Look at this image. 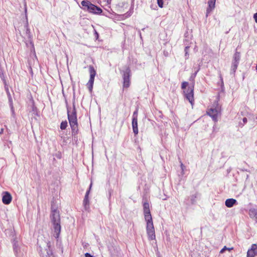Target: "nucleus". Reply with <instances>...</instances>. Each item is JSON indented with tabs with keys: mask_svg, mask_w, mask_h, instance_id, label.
<instances>
[{
	"mask_svg": "<svg viewBox=\"0 0 257 257\" xmlns=\"http://www.w3.org/2000/svg\"><path fill=\"white\" fill-rule=\"evenodd\" d=\"M137 114H138V111H137V110H136L133 113V118H134V117L137 118Z\"/></svg>",
	"mask_w": 257,
	"mask_h": 257,
	"instance_id": "nucleus-31",
	"label": "nucleus"
},
{
	"mask_svg": "<svg viewBox=\"0 0 257 257\" xmlns=\"http://www.w3.org/2000/svg\"><path fill=\"white\" fill-rule=\"evenodd\" d=\"M168 1V0H157V4L159 7L163 8L164 2Z\"/></svg>",
	"mask_w": 257,
	"mask_h": 257,
	"instance_id": "nucleus-27",
	"label": "nucleus"
},
{
	"mask_svg": "<svg viewBox=\"0 0 257 257\" xmlns=\"http://www.w3.org/2000/svg\"><path fill=\"white\" fill-rule=\"evenodd\" d=\"M54 236L55 238H57L59 236L61 232V225L60 223H56L53 224Z\"/></svg>",
	"mask_w": 257,
	"mask_h": 257,
	"instance_id": "nucleus-12",
	"label": "nucleus"
},
{
	"mask_svg": "<svg viewBox=\"0 0 257 257\" xmlns=\"http://www.w3.org/2000/svg\"><path fill=\"white\" fill-rule=\"evenodd\" d=\"M190 47V46H185V56L186 59L188 58V56H189L188 51H189V49Z\"/></svg>",
	"mask_w": 257,
	"mask_h": 257,
	"instance_id": "nucleus-28",
	"label": "nucleus"
},
{
	"mask_svg": "<svg viewBox=\"0 0 257 257\" xmlns=\"http://www.w3.org/2000/svg\"><path fill=\"white\" fill-rule=\"evenodd\" d=\"M51 221L53 224L60 223L59 213L56 210H53L51 215Z\"/></svg>",
	"mask_w": 257,
	"mask_h": 257,
	"instance_id": "nucleus-8",
	"label": "nucleus"
},
{
	"mask_svg": "<svg viewBox=\"0 0 257 257\" xmlns=\"http://www.w3.org/2000/svg\"><path fill=\"white\" fill-rule=\"evenodd\" d=\"M181 166L182 169H183V164H181Z\"/></svg>",
	"mask_w": 257,
	"mask_h": 257,
	"instance_id": "nucleus-36",
	"label": "nucleus"
},
{
	"mask_svg": "<svg viewBox=\"0 0 257 257\" xmlns=\"http://www.w3.org/2000/svg\"><path fill=\"white\" fill-rule=\"evenodd\" d=\"M184 93L186 98L191 105H193L194 102V84L191 87H189L187 90H184Z\"/></svg>",
	"mask_w": 257,
	"mask_h": 257,
	"instance_id": "nucleus-6",
	"label": "nucleus"
},
{
	"mask_svg": "<svg viewBox=\"0 0 257 257\" xmlns=\"http://www.w3.org/2000/svg\"><path fill=\"white\" fill-rule=\"evenodd\" d=\"M230 250L231 249H232V248H227L225 246L222 248L221 249V250H220V253H223L224 251L225 250Z\"/></svg>",
	"mask_w": 257,
	"mask_h": 257,
	"instance_id": "nucleus-30",
	"label": "nucleus"
},
{
	"mask_svg": "<svg viewBox=\"0 0 257 257\" xmlns=\"http://www.w3.org/2000/svg\"><path fill=\"white\" fill-rule=\"evenodd\" d=\"M14 250L16 255H18L20 251L18 244L16 242L14 244Z\"/></svg>",
	"mask_w": 257,
	"mask_h": 257,
	"instance_id": "nucleus-23",
	"label": "nucleus"
},
{
	"mask_svg": "<svg viewBox=\"0 0 257 257\" xmlns=\"http://www.w3.org/2000/svg\"><path fill=\"white\" fill-rule=\"evenodd\" d=\"M92 183H91L89 190H87V192H86V194H85V197H84V200L83 201V206H84L85 210H88L89 208V200H88V195H89L91 188L92 187Z\"/></svg>",
	"mask_w": 257,
	"mask_h": 257,
	"instance_id": "nucleus-9",
	"label": "nucleus"
},
{
	"mask_svg": "<svg viewBox=\"0 0 257 257\" xmlns=\"http://www.w3.org/2000/svg\"><path fill=\"white\" fill-rule=\"evenodd\" d=\"M238 63H232V66H231V73L234 74V73L235 72L236 70L238 67Z\"/></svg>",
	"mask_w": 257,
	"mask_h": 257,
	"instance_id": "nucleus-22",
	"label": "nucleus"
},
{
	"mask_svg": "<svg viewBox=\"0 0 257 257\" xmlns=\"http://www.w3.org/2000/svg\"><path fill=\"white\" fill-rule=\"evenodd\" d=\"M131 70L127 67L123 72V87H128L130 86V77Z\"/></svg>",
	"mask_w": 257,
	"mask_h": 257,
	"instance_id": "nucleus-7",
	"label": "nucleus"
},
{
	"mask_svg": "<svg viewBox=\"0 0 257 257\" xmlns=\"http://www.w3.org/2000/svg\"><path fill=\"white\" fill-rule=\"evenodd\" d=\"M256 255H257V244H253L251 248L248 250L246 257H254Z\"/></svg>",
	"mask_w": 257,
	"mask_h": 257,
	"instance_id": "nucleus-10",
	"label": "nucleus"
},
{
	"mask_svg": "<svg viewBox=\"0 0 257 257\" xmlns=\"http://www.w3.org/2000/svg\"><path fill=\"white\" fill-rule=\"evenodd\" d=\"M253 18L255 20V22L257 23V13L254 14Z\"/></svg>",
	"mask_w": 257,
	"mask_h": 257,
	"instance_id": "nucleus-32",
	"label": "nucleus"
},
{
	"mask_svg": "<svg viewBox=\"0 0 257 257\" xmlns=\"http://www.w3.org/2000/svg\"><path fill=\"white\" fill-rule=\"evenodd\" d=\"M188 85V82H187L186 81L183 82L182 83V85H181V88L183 89H185Z\"/></svg>",
	"mask_w": 257,
	"mask_h": 257,
	"instance_id": "nucleus-29",
	"label": "nucleus"
},
{
	"mask_svg": "<svg viewBox=\"0 0 257 257\" xmlns=\"http://www.w3.org/2000/svg\"><path fill=\"white\" fill-rule=\"evenodd\" d=\"M83 9L84 11H87L89 13L94 14H100L102 12V10L99 7L91 4L88 1H83L81 3Z\"/></svg>",
	"mask_w": 257,
	"mask_h": 257,
	"instance_id": "nucleus-3",
	"label": "nucleus"
},
{
	"mask_svg": "<svg viewBox=\"0 0 257 257\" xmlns=\"http://www.w3.org/2000/svg\"><path fill=\"white\" fill-rule=\"evenodd\" d=\"M216 0H209L208 2V7L206 10V16L208 17L209 14L215 8Z\"/></svg>",
	"mask_w": 257,
	"mask_h": 257,
	"instance_id": "nucleus-13",
	"label": "nucleus"
},
{
	"mask_svg": "<svg viewBox=\"0 0 257 257\" xmlns=\"http://www.w3.org/2000/svg\"><path fill=\"white\" fill-rule=\"evenodd\" d=\"M67 113L69 124L72 129V135L74 136L77 135L78 130L76 111L74 105L72 110L67 109Z\"/></svg>",
	"mask_w": 257,
	"mask_h": 257,
	"instance_id": "nucleus-1",
	"label": "nucleus"
},
{
	"mask_svg": "<svg viewBox=\"0 0 257 257\" xmlns=\"http://www.w3.org/2000/svg\"><path fill=\"white\" fill-rule=\"evenodd\" d=\"M236 200L233 198L227 199L225 200V205L228 208L233 207L234 205L237 204Z\"/></svg>",
	"mask_w": 257,
	"mask_h": 257,
	"instance_id": "nucleus-16",
	"label": "nucleus"
},
{
	"mask_svg": "<svg viewBox=\"0 0 257 257\" xmlns=\"http://www.w3.org/2000/svg\"><path fill=\"white\" fill-rule=\"evenodd\" d=\"M240 53L238 52H236L233 56V59L232 63H238L239 64V61L240 60Z\"/></svg>",
	"mask_w": 257,
	"mask_h": 257,
	"instance_id": "nucleus-18",
	"label": "nucleus"
},
{
	"mask_svg": "<svg viewBox=\"0 0 257 257\" xmlns=\"http://www.w3.org/2000/svg\"><path fill=\"white\" fill-rule=\"evenodd\" d=\"M7 93H8V97H9V101L10 102V105L12 111L13 112H14V109H13L14 108H13V102H12V97L11 96L10 92L8 90H7Z\"/></svg>",
	"mask_w": 257,
	"mask_h": 257,
	"instance_id": "nucleus-24",
	"label": "nucleus"
},
{
	"mask_svg": "<svg viewBox=\"0 0 257 257\" xmlns=\"http://www.w3.org/2000/svg\"><path fill=\"white\" fill-rule=\"evenodd\" d=\"M67 126V122L66 121H63L61 123L60 128L61 130H65Z\"/></svg>",
	"mask_w": 257,
	"mask_h": 257,
	"instance_id": "nucleus-26",
	"label": "nucleus"
},
{
	"mask_svg": "<svg viewBox=\"0 0 257 257\" xmlns=\"http://www.w3.org/2000/svg\"><path fill=\"white\" fill-rule=\"evenodd\" d=\"M249 215L250 217H255L256 219H257L256 215H257V211L256 209L252 208L250 209L249 210Z\"/></svg>",
	"mask_w": 257,
	"mask_h": 257,
	"instance_id": "nucleus-20",
	"label": "nucleus"
},
{
	"mask_svg": "<svg viewBox=\"0 0 257 257\" xmlns=\"http://www.w3.org/2000/svg\"><path fill=\"white\" fill-rule=\"evenodd\" d=\"M132 127L133 132L135 135L138 134V118L134 117L132 119Z\"/></svg>",
	"mask_w": 257,
	"mask_h": 257,
	"instance_id": "nucleus-15",
	"label": "nucleus"
},
{
	"mask_svg": "<svg viewBox=\"0 0 257 257\" xmlns=\"http://www.w3.org/2000/svg\"><path fill=\"white\" fill-rule=\"evenodd\" d=\"M131 13H130V14L127 15V16H131Z\"/></svg>",
	"mask_w": 257,
	"mask_h": 257,
	"instance_id": "nucleus-37",
	"label": "nucleus"
},
{
	"mask_svg": "<svg viewBox=\"0 0 257 257\" xmlns=\"http://www.w3.org/2000/svg\"><path fill=\"white\" fill-rule=\"evenodd\" d=\"M198 196V193H195L191 195L188 198L189 204L193 205L195 204L196 202V199Z\"/></svg>",
	"mask_w": 257,
	"mask_h": 257,
	"instance_id": "nucleus-17",
	"label": "nucleus"
},
{
	"mask_svg": "<svg viewBox=\"0 0 257 257\" xmlns=\"http://www.w3.org/2000/svg\"><path fill=\"white\" fill-rule=\"evenodd\" d=\"M256 70H257V64H256Z\"/></svg>",
	"mask_w": 257,
	"mask_h": 257,
	"instance_id": "nucleus-38",
	"label": "nucleus"
},
{
	"mask_svg": "<svg viewBox=\"0 0 257 257\" xmlns=\"http://www.w3.org/2000/svg\"><path fill=\"white\" fill-rule=\"evenodd\" d=\"M221 107L217 101H215L210 108L207 111V113L215 122L218 121V116L220 114Z\"/></svg>",
	"mask_w": 257,
	"mask_h": 257,
	"instance_id": "nucleus-2",
	"label": "nucleus"
},
{
	"mask_svg": "<svg viewBox=\"0 0 257 257\" xmlns=\"http://www.w3.org/2000/svg\"><path fill=\"white\" fill-rule=\"evenodd\" d=\"M199 69H200V68H198L197 69L196 71L195 72V73L191 75V76L190 77V81H192L193 82L194 81V79L197 75V72L199 71Z\"/></svg>",
	"mask_w": 257,
	"mask_h": 257,
	"instance_id": "nucleus-25",
	"label": "nucleus"
},
{
	"mask_svg": "<svg viewBox=\"0 0 257 257\" xmlns=\"http://www.w3.org/2000/svg\"><path fill=\"white\" fill-rule=\"evenodd\" d=\"M143 209H144L145 218L147 217V216H148V215L149 216H152L151 213H150V208H149V204L148 202H145L144 203Z\"/></svg>",
	"mask_w": 257,
	"mask_h": 257,
	"instance_id": "nucleus-14",
	"label": "nucleus"
},
{
	"mask_svg": "<svg viewBox=\"0 0 257 257\" xmlns=\"http://www.w3.org/2000/svg\"><path fill=\"white\" fill-rule=\"evenodd\" d=\"M89 71L90 73V78L87 83V86L89 90L91 92L93 88L94 83V77L96 75V71L93 66H90L89 67Z\"/></svg>",
	"mask_w": 257,
	"mask_h": 257,
	"instance_id": "nucleus-5",
	"label": "nucleus"
},
{
	"mask_svg": "<svg viewBox=\"0 0 257 257\" xmlns=\"http://www.w3.org/2000/svg\"><path fill=\"white\" fill-rule=\"evenodd\" d=\"M12 197L8 192H4L2 198V201L5 204H9L12 201Z\"/></svg>",
	"mask_w": 257,
	"mask_h": 257,
	"instance_id": "nucleus-11",
	"label": "nucleus"
},
{
	"mask_svg": "<svg viewBox=\"0 0 257 257\" xmlns=\"http://www.w3.org/2000/svg\"><path fill=\"white\" fill-rule=\"evenodd\" d=\"M24 28H25V32H26V34L27 36L29 38H30L31 37L30 30V29L29 28L28 22L27 20L26 22V23L25 24Z\"/></svg>",
	"mask_w": 257,
	"mask_h": 257,
	"instance_id": "nucleus-19",
	"label": "nucleus"
},
{
	"mask_svg": "<svg viewBox=\"0 0 257 257\" xmlns=\"http://www.w3.org/2000/svg\"><path fill=\"white\" fill-rule=\"evenodd\" d=\"M85 257H93L92 255H91L90 253L87 252L85 254Z\"/></svg>",
	"mask_w": 257,
	"mask_h": 257,
	"instance_id": "nucleus-33",
	"label": "nucleus"
},
{
	"mask_svg": "<svg viewBox=\"0 0 257 257\" xmlns=\"http://www.w3.org/2000/svg\"><path fill=\"white\" fill-rule=\"evenodd\" d=\"M242 121L243 122V124L246 123L247 120V118L246 117H244L242 119Z\"/></svg>",
	"mask_w": 257,
	"mask_h": 257,
	"instance_id": "nucleus-34",
	"label": "nucleus"
},
{
	"mask_svg": "<svg viewBox=\"0 0 257 257\" xmlns=\"http://www.w3.org/2000/svg\"><path fill=\"white\" fill-rule=\"evenodd\" d=\"M145 219L147 223L146 229L148 238L150 240H154L156 238V235L152 217L148 215Z\"/></svg>",
	"mask_w": 257,
	"mask_h": 257,
	"instance_id": "nucleus-4",
	"label": "nucleus"
},
{
	"mask_svg": "<svg viewBox=\"0 0 257 257\" xmlns=\"http://www.w3.org/2000/svg\"><path fill=\"white\" fill-rule=\"evenodd\" d=\"M3 132H4V129L1 128V131H0V135L2 134L3 133Z\"/></svg>",
	"mask_w": 257,
	"mask_h": 257,
	"instance_id": "nucleus-35",
	"label": "nucleus"
},
{
	"mask_svg": "<svg viewBox=\"0 0 257 257\" xmlns=\"http://www.w3.org/2000/svg\"><path fill=\"white\" fill-rule=\"evenodd\" d=\"M47 246L48 247L49 250L47 251V255L46 256L47 257H53V255L52 253V252L51 250L50 249V243L49 241L46 242Z\"/></svg>",
	"mask_w": 257,
	"mask_h": 257,
	"instance_id": "nucleus-21",
	"label": "nucleus"
}]
</instances>
